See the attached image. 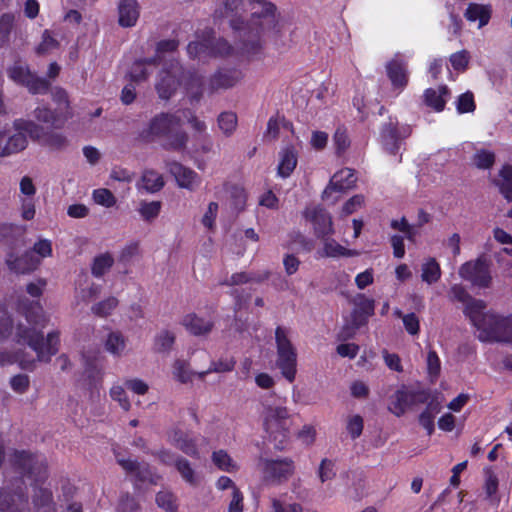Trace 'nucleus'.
I'll return each mask as SVG.
<instances>
[{"instance_id":"c9c22d12","label":"nucleus","mask_w":512,"mask_h":512,"mask_svg":"<svg viewBox=\"0 0 512 512\" xmlns=\"http://www.w3.org/2000/svg\"><path fill=\"white\" fill-rule=\"evenodd\" d=\"M447 96L448 89L446 86H441L437 89L429 88L425 91L424 94L425 103L437 112H440L444 109Z\"/></svg>"},{"instance_id":"c85d7f7f","label":"nucleus","mask_w":512,"mask_h":512,"mask_svg":"<svg viewBox=\"0 0 512 512\" xmlns=\"http://www.w3.org/2000/svg\"><path fill=\"white\" fill-rule=\"evenodd\" d=\"M165 185L163 176L153 169H145L137 184L138 189H143L147 193H157Z\"/></svg>"},{"instance_id":"4468645a","label":"nucleus","mask_w":512,"mask_h":512,"mask_svg":"<svg viewBox=\"0 0 512 512\" xmlns=\"http://www.w3.org/2000/svg\"><path fill=\"white\" fill-rule=\"evenodd\" d=\"M304 217L314 228L317 237H325L334 233L331 216L318 206H309L304 211Z\"/></svg>"},{"instance_id":"e433bc0d","label":"nucleus","mask_w":512,"mask_h":512,"mask_svg":"<svg viewBox=\"0 0 512 512\" xmlns=\"http://www.w3.org/2000/svg\"><path fill=\"white\" fill-rule=\"evenodd\" d=\"M270 277L269 271H262L257 273L239 272L233 274L229 279L221 282L222 285H241L249 282L260 283Z\"/></svg>"},{"instance_id":"2eb2a0df","label":"nucleus","mask_w":512,"mask_h":512,"mask_svg":"<svg viewBox=\"0 0 512 512\" xmlns=\"http://www.w3.org/2000/svg\"><path fill=\"white\" fill-rule=\"evenodd\" d=\"M9 76L12 80L19 84L27 86L30 92L34 94L47 91L49 84L30 73L28 68L21 64H16L9 70Z\"/></svg>"},{"instance_id":"473e14b6","label":"nucleus","mask_w":512,"mask_h":512,"mask_svg":"<svg viewBox=\"0 0 512 512\" xmlns=\"http://www.w3.org/2000/svg\"><path fill=\"white\" fill-rule=\"evenodd\" d=\"M465 17L468 21H479V28L485 26L491 17V6L470 3L465 11Z\"/></svg>"},{"instance_id":"ddd939ff","label":"nucleus","mask_w":512,"mask_h":512,"mask_svg":"<svg viewBox=\"0 0 512 512\" xmlns=\"http://www.w3.org/2000/svg\"><path fill=\"white\" fill-rule=\"evenodd\" d=\"M166 169L174 177L178 187L188 191H196L202 179L193 169L183 166L178 162H166Z\"/></svg>"},{"instance_id":"6ab92c4d","label":"nucleus","mask_w":512,"mask_h":512,"mask_svg":"<svg viewBox=\"0 0 512 512\" xmlns=\"http://www.w3.org/2000/svg\"><path fill=\"white\" fill-rule=\"evenodd\" d=\"M416 397L415 392L403 387L390 397L388 409L394 415L400 417L416 403Z\"/></svg>"},{"instance_id":"8fccbe9b","label":"nucleus","mask_w":512,"mask_h":512,"mask_svg":"<svg viewBox=\"0 0 512 512\" xmlns=\"http://www.w3.org/2000/svg\"><path fill=\"white\" fill-rule=\"evenodd\" d=\"M21 496L18 494H10L4 491L0 492V512H19V503Z\"/></svg>"},{"instance_id":"423d86ee","label":"nucleus","mask_w":512,"mask_h":512,"mask_svg":"<svg viewBox=\"0 0 512 512\" xmlns=\"http://www.w3.org/2000/svg\"><path fill=\"white\" fill-rule=\"evenodd\" d=\"M275 340L277 347L276 365L280 369L282 376L292 383L297 374L296 348L291 343L288 331L282 327L276 328Z\"/></svg>"},{"instance_id":"603ef678","label":"nucleus","mask_w":512,"mask_h":512,"mask_svg":"<svg viewBox=\"0 0 512 512\" xmlns=\"http://www.w3.org/2000/svg\"><path fill=\"white\" fill-rule=\"evenodd\" d=\"M449 297L453 301H459V302L463 303L465 305V313L467 315H468V306L471 304V302L479 301L478 299H473L468 294L466 289L459 284H455L451 287L450 292H449Z\"/></svg>"},{"instance_id":"37998d69","label":"nucleus","mask_w":512,"mask_h":512,"mask_svg":"<svg viewBox=\"0 0 512 512\" xmlns=\"http://www.w3.org/2000/svg\"><path fill=\"white\" fill-rule=\"evenodd\" d=\"M35 118L42 123L48 124L52 127H60L66 119H63L59 113L52 112L46 107H38L34 111Z\"/></svg>"},{"instance_id":"6e6552de","label":"nucleus","mask_w":512,"mask_h":512,"mask_svg":"<svg viewBox=\"0 0 512 512\" xmlns=\"http://www.w3.org/2000/svg\"><path fill=\"white\" fill-rule=\"evenodd\" d=\"M459 275L478 288H489L492 284L490 264L483 258L464 263L459 268Z\"/></svg>"},{"instance_id":"bb28decb","label":"nucleus","mask_w":512,"mask_h":512,"mask_svg":"<svg viewBox=\"0 0 512 512\" xmlns=\"http://www.w3.org/2000/svg\"><path fill=\"white\" fill-rule=\"evenodd\" d=\"M181 324L187 331L196 336L207 335L213 328V322L210 319L199 317L194 313L185 315Z\"/></svg>"},{"instance_id":"1a4fd4ad","label":"nucleus","mask_w":512,"mask_h":512,"mask_svg":"<svg viewBox=\"0 0 512 512\" xmlns=\"http://www.w3.org/2000/svg\"><path fill=\"white\" fill-rule=\"evenodd\" d=\"M187 51L190 57L204 60L211 55H232L234 48L223 39L214 42L209 36L203 40H195L189 43Z\"/></svg>"},{"instance_id":"58836bf2","label":"nucleus","mask_w":512,"mask_h":512,"mask_svg":"<svg viewBox=\"0 0 512 512\" xmlns=\"http://www.w3.org/2000/svg\"><path fill=\"white\" fill-rule=\"evenodd\" d=\"M440 411L441 404L439 402H430L419 415V423L427 431L428 435L433 434L435 430L434 418Z\"/></svg>"},{"instance_id":"f704fd0d","label":"nucleus","mask_w":512,"mask_h":512,"mask_svg":"<svg viewBox=\"0 0 512 512\" xmlns=\"http://www.w3.org/2000/svg\"><path fill=\"white\" fill-rule=\"evenodd\" d=\"M241 77L238 71L219 72L211 78L210 85L213 90L231 88L241 80Z\"/></svg>"},{"instance_id":"ea45409f","label":"nucleus","mask_w":512,"mask_h":512,"mask_svg":"<svg viewBox=\"0 0 512 512\" xmlns=\"http://www.w3.org/2000/svg\"><path fill=\"white\" fill-rule=\"evenodd\" d=\"M162 203L160 201H146L139 202L137 211L142 220L146 222L154 221L160 214Z\"/></svg>"},{"instance_id":"aec40b11","label":"nucleus","mask_w":512,"mask_h":512,"mask_svg":"<svg viewBox=\"0 0 512 512\" xmlns=\"http://www.w3.org/2000/svg\"><path fill=\"white\" fill-rule=\"evenodd\" d=\"M14 463L21 469L27 470L30 476L37 475L38 480L46 478V469L42 461L27 452H16L14 454Z\"/></svg>"},{"instance_id":"774afa93","label":"nucleus","mask_w":512,"mask_h":512,"mask_svg":"<svg viewBox=\"0 0 512 512\" xmlns=\"http://www.w3.org/2000/svg\"><path fill=\"white\" fill-rule=\"evenodd\" d=\"M333 140H334V145H335L336 151L339 154L345 152L350 145V140L347 135V132L343 128H338L335 131Z\"/></svg>"},{"instance_id":"c03bdc74","label":"nucleus","mask_w":512,"mask_h":512,"mask_svg":"<svg viewBox=\"0 0 512 512\" xmlns=\"http://www.w3.org/2000/svg\"><path fill=\"white\" fill-rule=\"evenodd\" d=\"M237 115L234 112H222L217 118V125L225 136H230L237 128Z\"/></svg>"},{"instance_id":"bf43d9fd","label":"nucleus","mask_w":512,"mask_h":512,"mask_svg":"<svg viewBox=\"0 0 512 512\" xmlns=\"http://www.w3.org/2000/svg\"><path fill=\"white\" fill-rule=\"evenodd\" d=\"M32 252L38 257L34 259H41L50 257L52 255V242L49 239L40 238L35 242L32 248Z\"/></svg>"},{"instance_id":"79ce46f5","label":"nucleus","mask_w":512,"mask_h":512,"mask_svg":"<svg viewBox=\"0 0 512 512\" xmlns=\"http://www.w3.org/2000/svg\"><path fill=\"white\" fill-rule=\"evenodd\" d=\"M471 163L478 169H490L495 163V153L485 148L476 149L471 158Z\"/></svg>"},{"instance_id":"0eeeda50","label":"nucleus","mask_w":512,"mask_h":512,"mask_svg":"<svg viewBox=\"0 0 512 512\" xmlns=\"http://www.w3.org/2000/svg\"><path fill=\"white\" fill-rule=\"evenodd\" d=\"M264 481L282 484L288 481L295 472V463L291 458L260 459L258 463Z\"/></svg>"},{"instance_id":"a18cd8bd","label":"nucleus","mask_w":512,"mask_h":512,"mask_svg":"<svg viewBox=\"0 0 512 512\" xmlns=\"http://www.w3.org/2000/svg\"><path fill=\"white\" fill-rule=\"evenodd\" d=\"M175 342V334L164 330L158 333L154 340V350L158 353H168L171 351Z\"/></svg>"},{"instance_id":"72a5a7b5","label":"nucleus","mask_w":512,"mask_h":512,"mask_svg":"<svg viewBox=\"0 0 512 512\" xmlns=\"http://www.w3.org/2000/svg\"><path fill=\"white\" fill-rule=\"evenodd\" d=\"M183 86L191 101H199L201 99L203 94V80L201 76L185 72Z\"/></svg>"},{"instance_id":"5fc2aeb1","label":"nucleus","mask_w":512,"mask_h":512,"mask_svg":"<svg viewBox=\"0 0 512 512\" xmlns=\"http://www.w3.org/2000/svg\"><path fill=\"white\" fill-rule=\"evenodd\" d=\"M176 468L180 473L181 477L190 484H195L197 482V476L191 464L188 460L184 458H178L175 461Z\"/></svg>"},{"instance_id":"680f3d73","label":"nucleus","mask_w":512,"mask_h":512,"mask_svg":"<svg viewBox=\"0 0 512 512\" xmlns=\"http://www.w3.org/2000/svg\"><path fill=\"white\" fill-rule=\"evenodd\" d=\"M363 418L360 415H352L347 420L346 429L352 439L358 438L363 431Z\"/></svg>"},{"instance_id":"f3484780","label":"nucleus","mask_w":512,"mask_h":512,"mask_svg":"<svg viewBox=\"0 0 512 512\" xmlns=\"http://www.w3.org/2000/svg\"><path fill=\"white\" fill-rule=\"evenodd\" d=\"M411 133L409 126L401 125L398 122L390 120L382 130V142L387 150L394 153L398 148L402 139L408 137Z\"/></svg>"},{"instance_id":"4d7b16f0","label":"nucleus","mask_w":512,"mask_h":512,"mask_svg":"<svg viewBox=\"0 0 512 512\" xmlns=\"http://www.w3.org/2000/svg\"><path fill=\"white\" fill-rule=\"evenodd\" d=\"M427 372L434 381L438 378L441 371V362L434 350H430L426 358Z\"/></svg>"},{"instance_id":"052dcab7","label":"nucleus","mask_w":512,"mask_h":512,"mask_svg":"<svg viewBox=\"0 0 512 512\" xmlns=\"http://www.w3.org/2000/svg\"><path fill=\"white\" fill-rule=\"evenodd\" d=\"M469 59V53L466 50H461L450 56V63L454 70L463 72L467 69Z\"/></svg>"},{"instance_id":"69168bd1","label":"nucleus","mask_w":512,"mask_h":512,"mask_svg":"<svg viewBox=\"0 0 512 512\" xmlns=\"http://www.w3.org/2000/svg\"><path fill=\"white\" fill-rule=\"evenodd\" d=\"M365 203L364 196L355 195L351 197L342 207V215L348 216L360 210Z\"/></svg>"},{"instance_id":"0e129e2a","label":"nucleus","mask_w":512,"mask_h":512,"mask_svg":"<svg viewBox=\"0 0 512 512\" xmlns=\"http://www.w3.org/2000/svg\"><path fill=\"white\" fill-rule=\"evenodd\" d=\"M14 16L11 14H4L0 18V44L5 43L13 29Z\"/></svg>"},{"instance_id":"e2e57ef3","label":"nucleus","mask_w":512,"mask_h":512,"mask_svg":"<svg viewBox=\"0 0 512 512\" xmlns=\"http://www.w3.org/2000/svg\"><path fill=\"white\" fill-rule=\"evenodd\" d=\"M13 322L7 311L0 306V340L8 338L13 332Z\"/></svg>"},{"instance_id":"7c9ffc66","label":"nucleus","mask_w":512,"mask_h":512,"mask_svg":"<svg viewBox=\"0 0 512 512\" xmlns=\"http://www.w3.org/2000/svg\"><path fill=\"white\" fill-rule=\"evenodd\" d=\"M6 263L9 269L16 273H27L36 269L40 264V260L34 259L29 253H26L22 257H15L11 254L6 259Z\"/></svg>"},{"instance_id":"20e7f679","label":"nucleus","mask_w":512,"mask_h":512,"mask_svg":"<svg viewBox=\"0 0 512 512\" xmlns=\"http://www.w3.org/2000/svg\"><path fill=\"white\" fill-rule=\"evenodd\" d=\"M262 427L268 437L283 443L289 436L293 417L289 409L281 402H264L260 413Z\"/></svg>"},{"instance_id":"a878e982","label":"nucleus","mask_w":512,"mask_h":512,"mask_svg":"<svg viewBox=\"0 0 512 512\" xmlns=\"http://www.w3.org/2000/svg\"><path fill=\"white\" fill-rule=\"evenodd\" d=\"M156 58L136 60L129 70L131 81L139 83L146 81L158 66Z\"/></svg>"},{"instance_id":"4be33fe9","label":"nucleus","mask_w":512,"mask_h":512,"mask_svg":"<svg viewBox=\"0 0 512 512\" xmlns=\"http://www.w3.org/2000/svg\"><path fill=\"white\" fill-rule=\"evenodd\" d=\"M320 258H349L359 255L354 249H349L333 238L323 237L322 248L317 252Z\"/></svg>"},{"instance_id":"b1692460","label":"nucleus","mask_w":512,"mask_h":512,"mask_svg":"<svg viewBox=\"0 0 512 512\" xmlns=\"http://www.w3.org/2000/svg\"><path fill=\"white\" fill-rule=\"evenodd\" d=\"M140 15V5L137 0H121L118 5V22L125 28L136 25Z\"/></svg>"},{"instance_id":"4c0bfd02","label":"nucleus","mask_w":512,"mask_h":512,"mask_svg":"<svg viewBox=\"0 0 512 512\" xmlns=\"http://www.w3.org/2000/svg\"><path fill=\"white\" fill-rule=\"evenodd\" d=\"M441 278L440 264L435 258H426L421 264V279L423 282L432 285Z\"/></svg>"},{"instance_id":"393cba45","label":"nucleus","mask_w":512,"mask_h":512,"mask_svg":"<svg viewBox=\"0 0 512 512\" xmlns=\"http://www.w3.org/2000/svg\"><path fill=\"white\" fill-rule=\"evenodd\" d=\"M170 443L185 454L198 457L195 437L182 430H174L169 434Z\"/></svg>"},{"instance_id":"7ed1b4c3","label":"nucleus","mask_w":512,"mask_h":512,"mask_svg":"<svg viewBox=\"0 0 512 512\" xmlns=\"http://www.w3.org/2000/svg\"><path fill=\"white\" fill-rule=\"evenodd\" d=\"M484 301H473L468 306V316L476 327L482 342H512V315L501 316L485 311Z\"/></svg>"},{"instance_id":"412c9836","label":"nucleus","mask_w":512,"mask_h":512,"mask_svg":"<svg viewBox=\"0 0 512 512\" xmlns=\"http://www.w3.org/2000/svg\"><path fill=\"white\" fill-rule=\"evenodd\" d=\"M298 162V151L293 145H285L278 153L277 175L288 178L295 170Z\"/></svg>"},{"instance_id":"f03ea898","label":"nucleus","mask_w":512,"mask_h":512,"mask_svg":"<svg viewBox=\"0 0 512 512\" xmlns=\"http://www.w3.org/2000/svg\"><path fill=\"white\" fill-rule=\"evenodd\" d=\"M25 323L19 321L15 327L14 338L17 344L27 345L36 354L21 349L14 353L0 350V365L17 363L22 369H33L36 361L49 362L58 350L60 335L52 331L44 338L41 330L47 325L49 319L38 302L32 303L24 309Z\"/></svg>"},{"instance_id":"864d4df0","label":"nucleus","mask_w":512,"mask_h":512,"mask_svg":"<svg viewBox=\"0 0 512 512\" xmlns=\"http://www.w3.org/2000/svg\"><path fill=\"white\" fill-rule=\"evenodd\" d=\"M113 262H114L113 257L108 253H104V254L97 256L94 259V262L92 265L93 275H95L97 277L102 276L111 268Z\"/></svg>"},{"instance_id":"cd10ccee","label":"nucleus","mask_w":512,"mask_h":512,"mask_svg":"<svg viewBox=\"0 0 512 512\" xmlns=\"http://www.w3.org/2000/svg\"><path fill=\"white\" fill-rule=\"evenodd\" d=\"M172 378L181 383H192L196 377V371L191 368L190 362L184 358H176L171 364Z\"/></svg>"},{"instance_id":"39448f33","label":"nucleus","mask_w":512,"mask_h":512,"mask_svg":"<svg viewBox=\"0 0 512 512\" xmlns=\"http://www.w3.org/2000/svg\"><path fill=\"white\" fill-rule=\"evenodd\" d=\"M182 117L180 114H160L155 116L147 129V138L164 137L169 148L179 150L185 147L188 136L179 132Z\"/></svg>"},{"instance_id":"3c124183","label":"nucleus","mask_w":512,"mask_h":512,"mask_svg":"<svg viewBox=\"0 0 512 512\" xmlns=\"http://www.w3.org/2000/svg\"><path fill=\"white\" fill-rule=\"evenodd\" d=\"M118 306V300L115 297H108L96 304H94L91 308L93 314L98 317H107L109 316L115 308Z\"/></svg>"},{"instance_id":"f257e3e1","label":"nucleus","mask_w":512,"mask_h":512,"mask_svg":"<svg viewBox=\"0 0 512 512\" xmlns=\"http://www.w3.org/2000/svg\"><path fill=\"white\" fill-rule=\"evenodd\" d=\"M221 16L230 19L231 28L238 33L244 54L258 50L266 41H276L281 36V24L275 7L265 0H225Z\"/></svg>"},{"instance_id":"dca6fc26","label":"nucleus","mask_w":512,"mask_h":512,"mask_svg":"<svg viewBox=\"0 0 512 512\" xmlns=\"http://www.w3.org/2000/svg\"><path fill=\"white\" fill-rule=\"evenodd\" d=\"M117 463L129 474L137 485L138 482H149L156 484L158 476L153 475L146 464H140L130 458H125L121 454H116Z\"/></svg>"},{"instance_id":"de8ad7c7","label":"nucleus","mask_w":512,"mask_h":512,"mask_svg":"<svg viewBox=\"0 0 512 512\" xmlns=\"http://www.w3.org/2000/svg\"><path fill=\"white\" fill-rule=\"evenodd\" d=\"M33 501L38 512H55L51 505V493L47 489H35Z\"/></svg>"},{"instance_id":"a19ab883","label":"nucleus","mask_w":512,"mask_h":512,"mask_svg":"<svg viewBox=\"0 0 512 512\" xmlns=\"http://www.w3.org/2000/svg\"><path fill=\"white\" fill-rule=\"evenodd\" d=\"M212 461L220 470L228 473H234L239 469L237 462L225 450L213 452Z\"/></svg>"},{"instance_id":"09e8293b","label":"nucleus","mask_w":512,"mask_h":512,"mask_svg":"<svg viewBox=\"0 0 512 512\" xmlns=\"http://www.w3.org/2000/svg\"><path fill=\"white\" fill-rule=\"evenodd\" d=\"M92 199L95 204L105 208H112L117 203L115 195L107 188L93 190Z\"/></svg>"},{"instance_id":"49530a36","label":"nucleus","mask_w":512,"mask_h":512,"mask_svg":"<svg viewBox=\"0 0 512 512\" xmlns=\"http://www.w3.org/2000/svg\"><path fill=\"white\" fill-rule=\"evenodd\" d=\"M53 100L57 104L56 113H59V115L66 120L71 117L72 114L68 95L64 90L56 89L53 93Z\"/></svg>"},{"instance_id":"338daca9","label":"nucleus","mask_w":512,"mask_h":512,"mask_svg":"<svg viewBox=\"0 0 512 512\" xmlns=\"http://www.w3.org/2000/svg\"><path fill=\"white\" fill-rule=\"evenodd\" d=\"M156 503L160 508L168 512H174L175 510V498L168 491L159 492L156 496Z\"/></svg>"},{"instance_id":"13d9d810","label":"nucleus","mask_w":512,"mask_h":512,"mask_svg":"<svg viewBox=\"0 0 512 512\" xmlns=\"http://www.w3.org/2000/svg\"><path fill=\"white\" fill-rule=\"evenodd\" d=\"M219 205L217 202H209L207 208L202 216V224L207 229H213L215 226V221L218 215Z\"/></svg>"},{"instance_id":"f8f14e48","label":"nucleus","mask_w":512,"mask_h":512,"mask_svg":"<svg viewBox=\"0 0 512 512\" xmlns=\"http://www.w3.org/2000/svg\"><path fill=\"white\" fill-rule=\"evenodd\" d=\"M18 127L28 130L31 139L36 140L42 146L51 149H60L66 145V138L59 132L47 131L44 127L34 122H19Z\"/></svg>"},{"instance_id":"2f4dec72","label":"nucleus","mask_w":512,"mask_h":512,"mask_svg":"<svg viewBox=\"0 0 512 512\" xmlns=\"http://www.w3.org/2000/svg\"><path fill=\"white\" fill-rule=\"evenodd\" d=\"M500 193L508 201H512V164H504L498 173V179L495 180Z\"/></svg>"},{"instance_id":"9b49d317","label":"nucleus","mask_w":512,"mask_h":512,"mask_svg":"<svg viewBox=\"0 0 512 512\" xmlns=\"http://www.w3.org/2000/svg\"><path fill=\"white\" fill-rule=\"evenodd\" d=\"M355 182L356 177L353 170L349 168L339 170L332 176L329 185L324 190L323 199L328 204H335L338 201L340 194L343 191L352 188L355 185Z\"/></svg>"},{"instance_id":"5701e85b","label":"nucleus","mask_w":512,"mask_h":512,"mask_svg":"<svg viewBox=\"0 0 512 512\" xmlns=\"http://www.w3.org/2000/svg\"><path fill=\"white\" fill-rule=\"evenodd\" d=\"M386 69L393 88L403 90L408 83L406 63L399 58V55H396L394 59L388 62Z\"/></svg>"},{"instance_id":"9d476101","label":"nucleus","mask_w":512,"mask_h":512,"mask_svg":"<svg viewBox=\"0 0 512 512\" xmlns=\"http://www.w3.org/2000/svg\"><path fill=\"white\" fill-rule=\"evenodd\" d=\"M184 71L178 64H171L169 69L160 71L155 88L161 99H169L177 90L179 85H183Z\"/></svg>"},{"instance_id":"6e6d98bb","label":"nucleus","mask_w":512,"mask_h":512,"mask_svg":"<svg viewBox=\"0 0 512 512\" xmlns=\"http://www.w3.org/2000/svg\"><path fill=\"white\" fill-rule=\"evenodd\" d=\"M110 397L118 402L119 406L124 411H129L131 408V403L125 391V388L119 384H115L110 389Z\"/></svg>"},{"instance_id":"c756f323","label":"nucleus","mask_w":512,"mask_h":512,"mask_svg":"<svg viewBox=\"0 0 512 512\" xmlns=\"http://www.w3.org/2000/svg\"><path fill=\"white\" fill-rule=\"evenodd\" d=\"M19 122H28V121L19 119L14 122L15 133H13V134L9 133L7 135L6 151H7L8 155L12 154V153L20 152V151L24 150L27 146L26 134L28 135V130L18 127L17 124Z\"/></svg>"},{"instance_id":"a211bd4d","label":"nucleus","mask_w":512,"mask_h":512,"mask_svg":"<svg viewBox=\"0 0 512 512\" xmlns=\"http://www.w3.org/2000/svg\"><path fill=\"white\" fill-rule=\"evenodd\" d=\"M102 345L105 352L114 358H122L128 352V339L118 330H111L102 339Z\"/></svg>"}]
</instances>
